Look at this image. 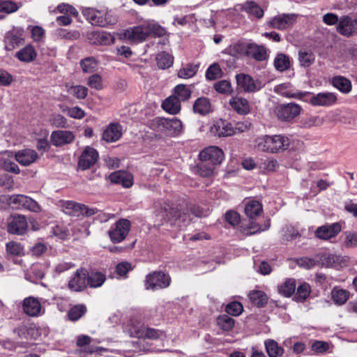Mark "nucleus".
Here are the masks:
<instances>
[{
	"label": "nucleus",
	"instance_id": "obj_49",
	"mask_svg": "<svg viewBox=\"0 0 357 357\" xmlns=\"http://www.w3.org/2000/svg\"><path fill=\"white\" fill-rule=\"evenodd\" d=\"M298 59L302 66L309 67L314 60V54L311 51L301 50L298 52Z\"/></svg>",
	"mask_w": 357,
	"mask_h": 357
},
{
	"label": "nucleus",
	"instance_id": "obj_50",
	"mask_svg": "<svg viewBox=\"0 0 357 357\" xmlns=\"http://www.w3.org/2000/svg\"><path fill=\"white\" fill-rule=\"evenodd\" d=\"M198 68L199 66L197 65L188 64L185 67L178 70V76L182 79L191 78L197 73Z\"/></svg>",
	"mask_w": 357,
	"mask_h": 357
},
{
	"label": "nucleus",
	"instance_id": "obj_37",
	"mask_svg": "<svg viewBox=\"0 0 357 357\" xmlns=\"http://www.w3.org/2000/svg\"><path fill=\"white\" fill-rule=\"evenodd\" d=\"M331 83L334 87L344 93H348L351 90V82L342 76H335L332 79Z\"/></svg>",
	"mask_w": 357,
	"mask_h": 357
},
{
	"label": "nucleus",
	"instance_id": "obj_23",
	"mask_svg": "<svg viewBox=\"0 0 357 357\" xmlns=\"http://www.w3.org/2000/svg\"><path fill=\"white\" fill-rule=\"evenodd\" d=\"M50 138L54 146H61L71 143L75 139V135L70 130H56L52 132Z\"/></svg>",
	"mask_w": 357,
	"mask_h": 357
},
{
	"label": "nucleus",
	"instance_id": "obj_7",
	"mask_svg": "<svg viewBox=\"0 0 357 357\" xmlns=\"http://www.w3.org/2000/svg\"><path fill=\"white\" fill-rule=\"evenodd\" d=\"M337 96L332 92H323L311 94L305 98L304 101L314 107H330L337 102Z\"/></svg>",
	"mask_w": 357,
	"mask_h": 357
},
{
	"label": "nucleus",
	"instance_id": "obj_32",
	"mask_svg": "<svg viewBox=\"0 0 357 357\" xmlns=\"http://www.w3.org/2000/svg\"><path fill=\"white\" fill-rule=\"evenodd\" d=\"M231 107L240 114H247L250 112V105L248 101L241 97H233L229 100Z\"/></svg>",
	"mask_w": 357,
	"mask_h": 357
},
{
	"label": "nucleus",
	"instance_id": "obj_51",
	"mask_svg": "<svg viewBox=\"0 0 357 357\" xmlns=\"http://www.w3.org/2000/svg\"><path fill=\"white\" fill-rule=\"evenodd\" d=\"M62 112L66 113L69 117L75 119H82L85 116V112L79 107H63Z\"/></svg>",
	"mask_w": 357,
	"mask_h": 357
},
{
	"label": "nucleus",
	"instance_id": "obj_24",
	"mask_svg": "<svg viewBox=\"0 0 357 357\" xmlns=\"http://www.w3.org/2000/svg\"><path fill=\"white\" fill-rule=\"evenodd\" d=\"M183 132L182 122L177 118H165L164 133L168 136L176 137Z\"/></svg>",
	"mask_w": 357,
	"mask_h": 357
},
{
	"label": "nucleus",
	"instance_id": "obj_20",
	"mask_svg": "<svg viewBox=\"0 0 357 357\" xmlns=\"http://www.w3.org/2000/svg\"><path fill=\"white\" fill-rule=\"evenodd\" d=\"M237 89L243 92H255L261 89L260 84L255 82L252 77L243 73L236 75Z\"/></svg>",
	"mask_w": 357,
	"mask_h": 357
},
{
	"label": "nucleus",
	"instance_id": "obj_17",
	"mask_svg": "<svg viewBox=\"0 0 357 357\" xmlns=\"http://www.w3.org/2000/svg\"><path fill=\"white\" fill-rule=\"evenodd\" d=\"M296 16L294 14H282L275 16L268 22L271 28L284 30L290 28L296 22Z\"/></svg>",
	"mask_w": 357,
	"mask_h": 357
},
{
	"label": "nucleus",
	"instance_id": "obj_25",
	"mask_svg": "<svg viewBox=\"0 0 357 357\" xmlns=\"http://www.w3.org/2000/svg\"><path fill=\"white\" fill-rule=\"evenodd\" d=\"M15 158L21 165L29 166L36 162L39 156L36 151L26 149L16 152Z\"/></svg>",
	"mask_w": 357,
	"mask_h": 357
},
{
	"label": "nucleus",
	"instance_id": "obj_9",
	"mask_svg": "<svg viewBox=\"0 0 357 357\" xmlns=\"http://www.w3.org/2000/svg\"><path fill=\"white\" fill-rule=\"evenodd\" d=\"M202 162H208L213 165H220L224 160L223 151L216 146H211L203 149L199 154Z\"/></svg>",
	"mask_w": 357,
	"mask_h": 357
},
{
	"label": "nucleus",
	"instance_id": "obj_48",
	"mask_svg": "<svg viewBox=\"0 0 357 357\" xmlns=\"http://www.w3.org/2000/svg\"><path fill=\"white\" fill-rule=\"evenodd\" d=\"M282 236L283 241H293L301 236L298 231L291 225H286L282 228Z\"/></svg>",
	"mask_w": 357,
	"mask_h": 357
},
{
	"label": "nucleus",
	"instance_id": "obj_61",
	"mask_svg": "<svg viewBox=\"0 0 357 357\" xmlns=\"http://www.w3.org/2000/svg\"><path fill=\"white\" fill-rule=\"evenodd\" d=\"M216 91L220 93L229 94L232 92L231 83L227 80H221L214 84Z\"/></svg>",
	"mask_w": 357,
	"mask_h": 357
},
{
	"label": "nucleus",
	"instance_id": "obj_62",
	"mask_svg": "<svg viewBox=\"0 0 357 357\" xmlns=\"http://www.w3.org/2000/svg\"><path fill=\"white\" fill-rule=\"evenodd\" d=\"M243 307L241 303L234 301L226 306V312L231 315L238 316L243 312Z\"/></svg>",
	"mask_w": 357,
	"mask_h": 357
},
{
	"label": "nucleus",
	"instance_id": "obj_46",
	"mask_svg": "<svg viewBox=\"0 0 357 357\" xmlns=\"http://www.w3.org/2000/svg\"><path fill=\"white\" fill-rule=\"evenodd\" d=\"M98 64V61L93 56L86 57L80 61V66L85 73H91L95 71Z\"/></svg>",
	"mask_w": 357,
	"mask_h": 357
},
{
	"label": "nucleus",
	"instance_id": "obj_47",
	"mask_svg": "<svg viewBox=\"0 0 357 357\" xmlns=\"http://www.w3.org/2000/svg\"><path fill=\"white\" fill-rule=\"evenodd\" d=\"M274 66L278 70L283 72L290 67L289 58L284 54H279L274 60Z\"/></svg>",
	"mask_w": 357,
	"mask_h": 357
},
{
	"label": "nucleus",
	"instance_id": "obj_1",
	"mask_svg": "<svg viewBox=\"0 0 357 357\" xmlns=\"http://www.w3.org/2000/svg\"><path fill=\"white\" fill-rule=\"evenodd\" d=\"M155 207L157 208V215L162 217L172 226H176L182 229L190 221L189 208L185 202L176 205L164 202Z\"/></svg>",
	"mask_w": 357,
	"mask_h": 357
},
{
	"label": "nucleus",
	"instance_id": "obj_52",
	"mask_svg": "<svg viewBox=\"0 0 357 357\" xmlns=\"http://www.w3.org/2000/svg\"><path fill=\"white\" fill-rule=\"evenodd\" d=\"M218 325L224 331H229L234 326V320L227 314L220 315L217 319Z\"/></svg>",
	"mask_w": 357,
	"mask_h": 357
},
{
	"label": "nucleus",
	"instance_id": "obj_13",
	"mask_svg": "<svg viewBox=\"0 0 357 357\" xmlns=\"http://www.w3.org/2000/svg\"><path fill=\"white\" fill-rule=\"evenodd\" d=\"M98 158V153L95 149L86 146L79 157L78 167L82 170L88 169L97 162Z\"/></svg>",
	"mask_w": 357,
	"mask_h": 357
},
{
	"label": "nucleus",
	"instance_id": "obj_16",
	"mask_svg": "<svg viewBox=\"0 0 357 357\" xmlns=\"http://www.w3.org/2000/svg\"><path fill=\"white\" fill-rule=\"evenodd\" d=\"M23 29L14 27L8 31L5 36V49L11 51L20 45L23 42Z\"/></svg>",
	"mask_w": 357,
	"mask_h": 357
},
{
	"label": "nucleus",
	"instance_id": "obj_18",
	"mask_svg": "<svg viewBox=\"0 0 357 357\" xmlns=\"http://www.w3.org/2000/svg\"><path fill=\"white\" fill-rule=\"evenodd\" d=\"M275 91L284 97L289 98H295L298 100H305V98L310 96V93L307 91H300L292 89L291 85L289 83H284L277 86Z\"/></svg>",
	"mask_w": 357,
	"mask_h": 357
},
{
	"label": "nucleus",
	"instance_id": "obj_39",
	"mask_svg": "<svg viewBox=\"0 0 357 357\" xmlns=\"http://www.w3.org/2000/svg\"><path fill=\"white\" fill-rule=\"evenodd\" d=\"M296 287L295 279L288 278L282 284L278 285V289L281 295L290 297L295 292Z\"/></svg>",
	"mask_w": 357,
	"mask_h": 357
},
{
	"label": "nucleus",
	"instance_id": "obj_10",
	"mask_svg": "<svg viewBox=\"0 0 357 357\" xmlns=\"http://www.w3.org/2000/svg\"><path fill=\"white\" fill-rule=\"evenodd\" d=\"M208 133L216 137H227L234 135L232 124L222 119L213 121L208 129Z\"/></svg>",
	"mask_w": 357,
	"mask_h": 357
},
{
	"label": "nucleus",
	"instance_id": "obj_21",
	"mask_svg": "<svg viewBox=\"0 0 357 357\" xmlns=\"http://www.w3.org/2000/svg\"><path fill=\"white\" fill-rule=\"evenodd\" d=\"M87 38L91 44L98 45H109L115 41L112 34L103 31H91L88 33Z\"/></svg>",
	"mask_w": 357,
	"mask_h": 357
},
{
	"label": "nucleus",
	"instance_id": "obj_41",
	"mask_svg": "<svg viewBox=\"0 0 357 357\" xmlns=\"http://www.w3.org/2000/svg\"><path fill=\"white\" fill-rule=\"evenodd\" d=\"M156 61L160 68L166 69L173 65L174 57L172 54L166 52H162L157 55Z\"/></svg>",
	"mask_w": 357,
	"mask_h": 357
},
{
	"label": "nucleus",
	"instance_id": "obj_38",
	"mask_svg": "<svg viewBox=\"0 0 357 357\" xmlns=\"http://www.w3.org/2000/svg\"><path fill=\"white\" fill-rule=\"evenodd\" d=\"M266 351L269 357L281 356L284 353V349L279 346L278 342L273 340H267L264 342Z\"/></svg>",
	"mask_w": 357,
	"mask_h": 357
},
{
	"label": "nucleus",
	"instance_id": "obj_59",
	"mask_svg": "<svg viewBox=\"0 0 357 357\" xmlns=\"http://www.w3.org/2000/svg\"><path fill=\"white\" fill-rule=\"evenodd\" d=\"M19 6L14 1L9 0H0V12H4L8 14L17 11Z\"/></svg>",
	"mask_w": 357,
	"mask_h": 357
},
{
	"label": "nucleus",
	"instance_id": "obj_15",
	"mask_svg": "<svg viewBox=\"0 0 357 357\" xmlns=\"http://www.w3.org/2000/svg\"><path fill=\"white\" fill-rule=\"evenodd\" d=\"M336 29L340 34L346 37L357 33V25L354 19L349 15H343L340 18Z\"/></svg>",
	"mask_w": 357,
	"mask_h": 357
},
{
	"label": "nucleus",
	"instance_id": "obj_33",
	"mask_svg": "<svg viewBox=\"0 0 357 357\" xmlns=\"http://www.w3.org/2000/svg\"><path fill=\"white\" fill-rule=\"evenodd\" d=\"M237 6L238 10L252 15L257 18H261L264 16V10L254 1H246L244 3L237 5Z\"/></svg>",
	"mask_w": 357,
	"mask_h": 357
},
{
	"label": "nucleus",
	"instance_id": "obj_28",
	"mask_svg": "<svg viewBox=\"0 0 357 357\" xmlns=\"http://www.w3.org/2000/svg\"><path fill=\"white\" fill-rule=\"evenodd\" d=\"M37 52L31 45H26L16 52L15 57L24 63L33 62L37 57Z\"/></svg>",
	"mask_w": 357,
	"mask_h": 357
},
{
	"label": "nucleus",
	"instance_id": "obj_58",
	"mask_svg": "<svg viewBox=\"0 0 357 357\" xmlns=\"http://www.w3.org/2000/svg\"><path fill=\"white\" fill-rule=\"evenodd\" d=\"M6 251L8 254L15 256H20L24 255V248L20 243L10 241L6 245Z\"/></svg>",
	"mask_w": 357,
	"mask_h": 357
},
{
	"label": "nucleus",
	"instance_id": "obj_34",
	"mask_svg": "<svg viewBox=\"0 0 357 357\" xmlns=\"http://www.w3.org/2000/svg\"><path fill=\"white\" fill-rule=\"evenodd\" d=\"M66 91L77 99H84L89 92L87 87L82 85H73L69 83L65 84Z\"/></svg>",
	"mask_w": 357,
	"mask_h": 357
},
{
	"label": "nucleus",
	"instance_id": "obj_54",
	"mask_svg": "<svg viewBox=\"0 0 357 357\" xmlns=\"http://www.w3.org/2000/svg\"><path fill=\"white\" fill-rule=\"evenodd\" d=\"M86 311V309L84 305H75L69 310L68 316L70 320L77 321L84 314Z\"/></svg>",
	"mask_w": 357,
	"mask_h": 357
},
{
	"label": "nucleus",
	"instance_id": "obj_43",
	"mask_svg": "<svg viewBox=\"0 0 357 357\" xmlns=\"http://www.w3.org/2000/svg\"><path fill=\"white\" fill-rule=\"evenodd\" d=\"M248 297L252 303L257 307H262L267 303V296L261 291H252L248 294Z\"/></svg>",
	"mask_w": 357,
	"mask_h": 357
},
{
	"label": "nucleus",
	"instance_id": "obj_44",
	"mask_svg": "<svg viewBox=\"0 0 357 357\" xmlns=\"http://www.w3.org/2000/svg\"><path fill=\"white\" fill-rule=\"evenodd\" d=\"M87 284L91 287H99L102 285L105 281V276L100 272L91 273L90 275L87 272Z\"/></svg>",
	"mask_w": 357,
	"mask_h": 357
},
{
	"label": "nucleus",
	"instance_id": "obj_55",
	"mask_svg": "<svg viewBox=\"0 0 357 357\" xmlns=\"http://www.w3.org/2000/svg\"><path fill=\"white\" fill-rule=\"evenodd\" d=\"M24 198L22 208L34 213H40L41 211V207L37 202L26 195H24Z\"/></svg>",
	"mask_w": 357,
	"mask_h": 357
},
{
	"label": "nucleus",
	"instance_id": "obj_36",
	"mask_svg": "<svg viewBox=\"0 0 357 357\" xmlns=\"http://www.w3.org/2000/svg\"><path fill=\"white\" fill-rule=\"evenodd\" d=\"M211 108L210 101L205 97L197 98L193 105L194 112L201 115L208 114L211 111Z\"/></svg>",
	"mask_w": 357,
	"mask_h": 357
},
{
	"label": "nucleus",
	"instance_id": "obj_2",
	"mask_svg": "<svg viewBox=\"0 0 357 357\" xmlns=\"http://www.w3.org/2000/svg\"><path fill=\"white\" fill-rule=\"evenodd\" d=\"M167 33L165 28L153 21H146L142 24L124 31L125 38L135 43L144 41L151 34L162 37Z\"/></svg>",
	"mask_w": 357,
	"mask_h": 357
},
{
	"label": "nucleus",
	"instance_id": "obj_35",
	"mask_svg": "<svg viewBox=\"0 0 357 357\" xmlns=\"http://www.w3.org/2000/svg\"><path fill=\"white\" fill-rule=\"evenodd\" d=\"M262 213L261 204L255 200L248 201L245 206V213L250 219H255Z\"/></svg>",
	"mask_w": 357,
	"mask_h": 357
},
{
	"label": "nucleus",
	"instance_id": "obj_57",
	"mask_svg": "<svg viewBox=\"0 0 357 357\" xmlns=\"http://www.w3.org/2000/svg\"><path fill=\"white\" fill-rule=\"evenodd\" d=\"M208 162H202L198 166V172L203 177H211L214 174L215 166Z\"/></svg>",
	"mask_w": 357,
	"mask_h": 357
},
{
	"label": "nucleus",
	"instance_id": "obj_27",
	"mask_svg": "<svg viewBox=\"0 0 357 357\" xmlns=\"http://www.w3.org/2000/svg\"><path fill=\"white\" fill-rule=\"evenodd\" d=\"M109 179L112 183H120L125 188L132 185V176L125 171H117L109 175Z\"/></svg>",
	"mask_w": 357,
	"mask_h": 357
},
{
	"label": "nucleus",
	"instance_id": "obj_56",
	"mask_svg": "<svg viewBox=\"0 0 357 357\" xmlns=\"http://www.w3.org/2000/svg\"><path fill=\"white\" fill-rule=\"evenodd\" d=\"M222 71L218 63H213L206 72V77L209 80H215L222 76Z\"/></svg>",
	"mask_w": 357,
	"mask_h": 357
},
{
	"label": "nucleus",
	"instance_id": "obj_11",
	"mask_svg": "<svg viewBox=\"0 0 357 357\" xmlns=\"http://www.w3.org/2000/svg\"><path fill=\"white\" fill-rule=\"evenodd\" d=\"M27 228L28 222L24 215H13L8 219L7 229L10 234L21 235L26 231Z\"/></svg>",
	"mask_w": 357,
	"mask_h": 357
},
{
	"label": "nucleus",
	"instance_id": "obj_60",
	"mask_svg": "<svg viewBox=\"0 0 357 357\" xmlns=\"http://www.w3.org/2000/svg\"><path fill=\"white\" fill-rule=\"evenodd\" d=\"M87 84L91 89L100 91L103 89L102 79L98 74H93L91 75L87 82Z\"/></svg>",
	"mask_w": 357,
	"mask_h": 357
},
{
	"label": "nucleus",
	"instance_id": "obj_19",
	"mask_svg": "<svg viewBox=\"0 0 357 357\" xmlns=\"http://www.w3.org/2000/svg\"><path fill=\"white\" fill-rule=\"evenodd\" d=\"M301 107L296 103L281 105L278 107L277 115L283 121H290L300 114Z\"/></svg>",
	"mask_w": 357,
	"mask_h": 357
},
{
	"label": "nucleus",
	"instance_id": "obj_53",
	"mask_svg": "<svg viewBox=\"0 0 357 357\" xmlns=\"http://www.w3.org/2000/svg\"><path fill=\"white\" fill-rule=\"evenodd\" d=\"M310 286L306 282L302 283L297 288V291L295 296L296 300L297 301H305L310 295Z\"/></svg>",
	"mask_w": 357,
	"mask_h": 357
},
{
	"label": "nucleus",
	"instance_id": "obj_42",
	"mask_svg": "<svg viewBox=\"0 0 357 357\" xmlns=\"http://www.w3.org/2000/svg\"><path fill=\"white\" fill-rule=\"evenodd\" d=\"M144 324L140 322L135 323L131 320L130 324L126 328V331L131 337L140 339L144 337Z\"/></svg>",
	"mask_w": 357,
	"mask_h": 357
},
{
	"label": "nucleus",
	"instance_id": "obj_45",
	"mask_svg": "<svg viewBox=\"0 0 357 357\" xmlns=\"http://www.w3.org/2000/svg\"><path fill=\"white\" fill-rule=\"evenodd\" d=\"M192 91L185 84H178L174 89V96L178 98L179 101H186L191 96Z\"/></svg>",
	"mask_w": 357,
	"mask_h": 357
},
{
	"label": "nucleus",
	"instance_id": "obj_22",
	"mask_svg": "<svg viewBox=\"0 0 357 357\" xmlns=\"http://www.w3.org/2000/svg\"><path fill=\"white\" fill-rule=\"evenodd\" d=\"M122 136V126L117 123H109L103 130L102 139L108 143L118 141Z\"/></svg>",
	"mask_w": 357,
	"mask_h": 357
},
{
	"label": "nucleus",
	"instance_id": "obj_29",
	"mask_svg": "<svg viewBox=\"0 0 357 357\" xmlns=\"http://www.w3.org/2000/svg\"><path fill=\"white\" fill-rule=\"evenodd\" d=\"M331 299L337 305H342L348 301L350 296L349 291L340 287H335L331 290Z\"/></svg>",
	"mask_w": 357,
	"mask_h": 357
},
{
	"label": "nucleus",
	"instance_id": "obj_64",
	"mask_svg": "<svg viewBox=\"0 0 357 357\" xmlns=\"http://www.w3.org/2000/svg\"><path fill=\"white\" fill-rule=\"evenodd\" d=\"M296 263L301 268L310 269L316 265L317 261L313 258L303 257L296 259Z\"/></svg>",
	"mask_w": 357,
	"mask_h": 357
},
{
	"label": "nucleus",
	"instance_id": "obj_14",
	"mask_svg": "<svg viewBox=\"0 0 357 357\" xmlns=\"http://www.w3.org/2000/svg\"><path fill=\"white\" fill-rule=\"evenodd\" d=\"M22 310L26 315L33 317H39L45 312L40 301L33 296H29L23 300Z\"/></svg>",
	"mask_w": 357,
	"mask_h": 357
},
{
	"label": "nucleus",
	"instance_id": "obj_26",
	"mask_svg": "<svg viewBox=\"0 0 357 357\" xmlns=\"http://www.w3.org/2000/svg\"><path fill=\"white\" fill-rule=\"evenodd\" d=\"M340 231L341 226L340 224L333 223L318 227L315 231V235L320 239L328 240L335 236Z\"/></svg>",
	"mask_w": 357,
	"mask_h": 357
},
{
	"label": "nucleus",
	"instance_id": "obj_40",
	"mask_svg": "<svg viewBox=\"0 0 357 357\" xmlns=\"http://www.w3.org/2000/svg\"><path fill=\"white\" fill-rule=\"evenodd\" d=\"M8 157V153H5L3 154L0 159V165L7 172H10L14 174H19L20 172L19 167L15 162L10 160Z\"/></svg>",
	"mask_w": 357,
	"mask_h": 357
},
{
	"label": "nucleus",
	"instance_id": "obj_5",
	"mask_svg": "<svg viewBox=\"0 0 357 357\" xmlns=\"http://www.w3.org/2000/svg\"><path fill=\"white\" fill-rule=\"evenodd\" d=\"M59 206L65 213L73 216H79L81 215L91 216L97 212L94 208H89L84 204L69 200L60 201Z\"/></svg>",
	"mask_w": 357,
	"mask_h": 357
},
{
	"label": "nucleus",
	"instance_id": "obj_31",
	"mask_svg": "<svg viewBox=\"0 0 357 357\" xmlns=\"http://www.w3.org/2000/svg\"><path fill=\"white\" fill-rule=\"evenodd\" d=\"M162 107L170 114H176L181 110V102L177 97L172 95L163 101Z\"/></svg>",
	"mask_w": 357,
	"mask_h": 357
},
{
	"label": "nucleus",
	"instance_id": "obj_12",
	"mask_svg": "<svg viewBox=\"0 0 357 357\" xmlns=\"http://www.w3.org/2000/svg\"><path fill=\"white\" fill-rule=\"evenodd\" d=\"M86 278V269L84 268L77 269L68 281V288L76 292L83 291L88 285Z\"/></svg>",
	"mask_w": 357,
	"mask_h": 357
},
{
	"label": "nucleus",
	"instance_id": "obj_6",
	"mask_svg": "<svg viewBox=\"0 0 357 357\" xmlns=\"http://www.w3.org/2000/svg\"><path fill=\"white\" fill-rule=\"evenodd\" d=\"M130 222L125 218L120 219L108 231L110 240L114 243L123 241L130 229Z\"/></svg>",
	"mask_w": 357,
	"mask_h": 357
},
{
	"label": "nucleus",
	"instance_id": "obj_4",
	"mask_svg": "<svg viewBox=\"0 0 357 357\" xmlns=\"http://www.w3.org/2000/svg\"><path fill=\"white\" fill-rule=\"evenodd\" d=\"M82 14L86 20L94 26L106 27L117 22V17L107 9L97 10L86 8L83 9Z\"/></svg>",
	"mask_w": 357,
	"mask_h": 357
},
{
	"label": "nucleus",
	"instance_id": "obj_30",
	"mask_svg": "<svg viewBox=\"0 0 357 357\" xmlns=\"http://www.w3.org/2000/svg\"><path fill=\"white\" fill-rule=\"evenodd\" d=\"M248 56H250L258 61H263L268 59V50L264 45L251 43Z\"/></svg>",
	"mask_w": 357,
	"mask_h": 357
},
{
	"label": "nucleus",
	"instance_id": "obj_3",
	"mask_svg": "<svg viewBox=\"0 0 357 357\" xmlns=\"http://www.w3.org/2000/svg\"><path fill=\"white\" fill-rule=\"evenodd\" d=\"M290 145L289 137L282 135H264L255 140V148L261 152L277 153L287 150Z\"/></svg>",
	"mask_w": 357,
	"mask_h": 357
},
{
	"label": "nucleus",
	"instance_id": "obj_63",
	"mask_svg": "<svg viewBox=\"0 0 357 357\" xmlns=\"http://www.w3.org/2000/svg\"><path fill=\"white\" fill-rule=\"evenodd\" d=\"M165 118L155 117L151 120L149 126L151 129L156 132H164Z\"/></svg>",
	"mask_w": 357,
	"mask_h": 357
},
{
	"label": "nucleus",
	"instance_id": "obj_8",
	"mask_svg": "<svg viewBox=\"0 0 357 357\" xmlns=\"http://www.w3.org/2000/svg\"><path fill=\"white\" fill-rule=\"evenodd\" d=\"M170 278L165 273L153 272L146 276V289L155 290L167 287L170 284Z\"/></svg>",
	"mask_w": 357,
	"mask_h": 357
}]
</instances>
